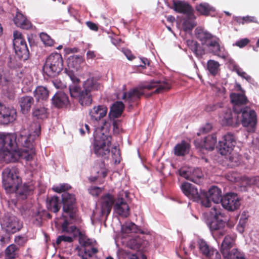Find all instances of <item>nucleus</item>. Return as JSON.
Masks as SVG:
<instances>
[{
  "mask_svg": "<svg viewBox=\"0 0 259 259\" xmlns=\"http://www.w3.org/2000/svg\"><path fill=\"white\" fill-rule=\"evenodd\" d=\"M203 176V175L201 170L199 168H195L192 170H190L189 180L198 184L200 182V179Z\"/></svg>",
  "mask_w": 259,
  "mask_h": 259,
  "instance_id": "obj_42",
  "label": "nucleus"
},
{
  "mask_svg": "<svg viewBox=\"0 0 259 259\" xmlns=\"http://www.w3.org/2000/svg\"><path fill=\"white\" fill-rule=\"evenodd\" d=\"M195 19H189L187 17V19L184 20L183 23V26L185 31L191 30L195 26L196 24L194 22L192 21Z\"/></svg>",
  "mask_w": 259,
  "mask_h": 259,
  "instance_id": "obj_52",
  "label": "nucleus"
},
{
  "mask_svg": "<svg viewBox=\"0 0 259 259\" xmlns=\"http://www.w3.org/2000/svg\"><path fill=\"white\" fill-rule=\"evenodd\" d=\"M1 225L2 229L9 234H14L22 228V224L19 219L14 215L8 214L2 218Z\"/></svg>",
  "mask_w": 259,
  "mask_h": 259,
  "instance_id": "obj_9",
  "label": "nucleus"
},
{
  "mask_svg": "<svg viewBox=\"0 0 259 259\" xmlns=\"http://www.w3.org/2000/svg\"><path fill=\"white\" fill-rule=\"evenodd\" d=\"M47 206L49 210L54 213L58 212L60 209L59 198L57 196L48 198Z\"/></svg>",
  "mask_w": 259,
  "mask_h": 259,
  "instance_id": "obj_31",
  "label": "nucleus"
},
{
  "mask_svg": "<svg viewBox=\"0 0 259 259\" xmlns=\"http://www.w3.org/2000/svg\"><path fill=\"white\" fill-rule=\"evenodd\" d=\"M228 165L231 167H233L239 165L241 161V156L237 153H234L231 154L227 158Z\"/></svg>",
  "mask_w": 259,
  "mask_h": 259,
  "instance_id": "obj_44",
  "label": "nucleus"
},
{
  "mask_svg": "<svg viewBox=\"0 0 259 259\" xmlns=\"http://www.w3.org/2000/svg\"><path fill=\"white\" fill-rule=\"evenodd\" d=\"M104 127L100 130V134H97L95 138L94 152L98 156L108 157L110 153L109 147L111 145L112 137L108 134L102 133Z\"/></svg>",
  "mask_w": 259,
  "mask_h": 259,
  "instance_id": "obj_6",
  "label": "nucleus"
},
{
  "mask_svg": "<svg viewBox=\"0 0 259 259\" xmlns=\"http://www.w3.org/2000/svg\"><path fill=\"white\" fill-rule=\"evenodd\" d=\"M171 81L167 79L163 80H152L149 84L144 85L143 89L151 90L156 88L153 93L159 94L169 91L171 88Z\"/></svg>",
  "mask_w": 259,
  "mask_h": 259,
  "instance_id": "obj_17",
  "label": "nucleus"
},
{
  "mask_svg": "<svg viewBox=\"0 0 259 259\" xmlns=\"http://www.w3.org/2000/svg\"><path fill=\"white\" fill-rule=\"evenodd\" d=\"M63 60L59 53H52L46 60L43 67V72L47 76L54 77L63 70Z\"/></svg>",
  "mask_w": 259,
  "mask_h": 259,
  "instance_id": "obj_5",
  "label": "nucleus"
},
{
  "mask_svg": "<svg viewBox=\"0 0 259 259\" xmlns=\"http://www.w3.org/2000/svg\"><path fill=\"white\" fill-rule=\"evenodd\" d=\"M220 117L224 125L237 127L239 124L238 113L235 111L233 113L230 108L224 109Z\"/></svg>",
  "mask_w": 259,
  "mask_h": 259,
  "instance_id": "obj_19",
  "label": "nucleus"
},
{
  "mask_svg": "<svg viewBox=\"0 0 259 259\" xmlns=\"http://www.w3.org/2000/svg\"><path fill=\"white\" fill-rule=\"evenodd\" d=\"M22 183L20 171L16 166H9L2 172V186L7 193H14L16 187Z\"/></svg>",
  "mask_w": 259,
  "mask_h": 259,
  "instance_id": "obj_2",
  "label": "nucleus"
},
{
  "mask_svg": "<svg viewBox=\"0 0 259 259\" xmlns=\"http://www.w3.org/2000/svg\"><path fill=\"white\" fill-rule=\"evenodd\" d=\"M190 149V145L185 141H182L177 144L174 148V154L177 156H184L188 154Z\"/></svg>",
  "mask_w": 259,
  "mask_h": 259,
  "instance_id": "obj_30",
  "label": "nucleus"
},
{
  "mask_svg": "<svg viewBox=\"0 0 259 259\" xmlns=\"http://www.w3.org/2000/svg\"><path fill=\"white\" fill-rule=\"evenodd\" d=\"M79 103L82 106L90 105L92 102V95L89 92L82 90L80 96L78 97Z\"/></svg>",
  "mask_w": 259,
  "mask_h": 259,
  "instance_id": "obj_41",
  "label": "nucleus"
},
{
  "mask_svg": "<svg viewBox=\"0 0 259 259\" xmlns=\"http://www.w3.org/2000/svg\"><path fill=\"white\" fill-rule=\"evenodd\" d=\"M233 70L235 71L239 76L245 78L247 81H250L251 80V76L247 75L239 66L235 65L233 66Z\"/></svg>",
  "mask_w": 259,
  "mask_h": 259,
  "instance_id": "obj_50",
  "label": "nucleus"
},
{
  "mask_svg": "<svg viewBox=\"0 0 259 259\" xmlns=\"http://www.w3.org/2000/svg\"><path fill=\"white\" fill-rule=\"evenodd\" d=\"M18 247L15 244H11L5 250L6 258L14 259L18 256Z\"/></svg>",
  "mask_w": 259,
  "mask_h": 259,
  "instance_id": "obj_45",
  "label": "nucleus"
},
{
  "mask_svg": "<svg viewBox=\"0 0 259 259\" xmlns=\"http://www.w3.org/2000/svg\"><path fill=\"white\" fill-rule=\"evenodd\" d=\"M32 114L37 119H43L47 117V109L45 107H36L34 108Z\"/></svg>",
  "mask_w": 259,
  "mask_h": 259,
  "instance_id": "obj_47",
  "label": "nucleus"
},
{
  "mask_svg": "<svg viewBox=\"0 0 259 259\" xmlns=\"http://www.w3.org/2000/svg\"><path fill=\"white\" fill-rule=\"evenodd\" d=\"M181 188L183 193L189 199L197 202L200 200V194L194 185L188 182H184L182 184Z\"/></svg>",
  "mask_w": 259,
  "mask_h": 259,
  "instance_id": "obj_21",
  "label": "nucleus"
},
{
  "mask_svg": "<svg viewBox=\"0 0 259 259\" xmlns=\"http://www.w3.org/2000/svg\"><path fill=\"white\" fill-rule=\"evenodd\" d=\"M16 55L20 59L26 61L29 57V51L27 45H22L19 47H14Z\"/></svg>",
  "mask_w": 259,
  "mask_h": 259,
  "instance_id": "obj_33",
  "label": "nucleus"
},
{
  "mask_svg": "<svg viewBox=\"0 0 259 259\" xmlns=\"http://www.w3.org/2000/svg\"><path fill=\"white\" fill-rule=\"evenodd\" d=\"M14 22L16 26L23 29L28 30L32 27L31 23L21 13L16 14Z\"/></svg>",
  "mask_w": 259,
  "mask_h": 259,
  "instance_id": "obj_27",
  "label": "nucleus"
},
{
  "mask_svg": "<svg viewBox=\"0 0 259 259\" xmlns=\"http://www.w3.org/2000/svg\"><path fill=\"white\" fill-rule=\"evenodd\" d=\"M199 201H200L202 205L206 207L211 206V200L209 199V197L206 193L200 195V199Z\"/></svg>",
  "mask_w": 259,
  "mask_h": 259,
  "instance_id": "obj_53",
  "label": "nucleus"
},
{
  "mask_svg": "<svg viewBox=\"0 0 259 259\" xmlns=\"http://www.w3.org/2000/svg\"><path fill=\"white\" fill-rule=\"evenodd\" d=\"M102 212L103 213H106L108 215L112 207V205L115 200H114L112 195L107 194L102 198Z\"/></svg>",
  "mask_w": 259,
  "mask_h": 259,
  "instance_id": "obj_29",
  "label": "nucleus"
},
{
  "mask_svg": "<svg viewBox=\"0 0 259 259\" xmlns=\"http://www.w3.org/2000/svg\"><path fill=\"white\" fill-rule=\"evenodd\" d=\"M33 190V187L26 183L19 184L16 187L14 190L16 196L18 200L26 199L27 197L32 193Z\"/></svg>",
  "mask_w": 259,
  "mask_h": 259,
  "instance_id": "obj_24",
  "label": "nucleus"
},
{
  "mask_svg": "<svg viewBox=\"0 0 259 259\" xmlns=\"http://www.w3.org/2000/svg\"><path fill=\"white\" fill-rule=\"evenodd\" d=\"M68 76H69L70 79L73 83V84H76L79 82V79L74 74L73 72L71 71H67Z\"/></svg>",
  "mask_w": 259,
  "mask_h": 259,
  "instance_id": "obj_64",
  "label": "nucleus"
},
{
  "mask_svg": "<svg viewBox=\"0 0 259 259\" xmlns=\"http://www.w3.org/2000/svg\"><path fill=\"white\" fill-rule=\"evenodd\" d=\"M197 245L199 252L208 259H221V254L219 251L213 247L209 245L206 241L202 239H199Z\"/></svg>",
  "mask_w": 259,
  "mask_h": 259,
  "instance_id": "obj_14",
  "label": "nucleus"
},
{
  "mask_svg": "<svg viewBox=\"0 0 259 259\" xmlns=\"http://www.w3.org/2000/svg\"><path fill=\"white\" fill-rule=\"evenodd\" d=\"M217 143V136L215 134L208 135L204 138L202 147L205 149L212 150Z\"/></svg>",
  "mask_w": 259,
  "mask_h": 259,
  "instance_id": "obj_39",
  "label": "nucleus"
},
{
  "mask_svg": "<svg viewBox=\"0 0 259 259\" xmlns=\"http://www.w3.org/2000/svg\"><path fill=\"white\" fill-rule=\"evenodd\" d=\"M108 108L104 105L95 106L89 111L91 120L98 121L104 117L107 113Z\"/></svg>",
  "mask_w": 259,
  "mask_h": 259,
  "instance_id": "obj_25",
  "label": "nucleus"
},
{
  "mask_svg": "<svg viewBox=\"0 0 259 259\" xmlns=\"http://www.w3.org/2000/svg\"><path fill=\"white\" fill-rule=\"evenodd\" d=\"M13 37L14 47L27 45L24 36L20 32L17 30L14 31L13 32Z\"/></svg>",
  "mask_w": 259,
  "mask_h": 259,
  "instance_id": "obj_43",
  "label": "nucleus"
},
{
  "mask_svg": "<svg viewBox=\"0 0 259 259\" xmlns=\"http://www.w3.org/2000/svg\"><path fill=\"white\" fill-rule=\"evenodd\" d=\"M237 22L242 25L245 23H254L258 24L259 22L257 18L254 16H246L243 17L238 18L237 20Z\"/></svg>",
  "mask_w": 259,
  "mask_h": 259,
  "instance_id": "obj_48",
  "label": "nucleus"
},
{
  "mask_svg": "<svg viewBox=\"0 0 259 259\" xmlns=\"http://www.w3.org/2000/svg\"><path fill=\"white\" fill-rule=\"evenodd\" d=\"M27 134V130L20 132L17 138L13 134L0 135V161L6 163L15 162L20 159L29 161L34 155L33 143L41 133L40 125L33 123Z\"/></svg>",
  "mask_w": 259,
  "mask_h": 259,
  "instance_id": "obj_1",
  "label": "nucleus"
},
{
  "mask_svg": "<svg viewBox=\"0 0 259 259\" xmlns=\"http://www.w3.org/2000/svg\"><path fill=\"white\" fill-rule=\"evenodd\" d=\"M79 131L81 136L84 135L85 133L89 134L90 132V127L87 124H85L84 125H83V124L80 125Z\"/></svg>",
  "mask_w": 259,
  "mask_h": 259,
  "instance_id": "obj_63",
  "label": "nucleus"
},
{
  "mask_svg": "<svg viewBox=\"0 0 259 259\" xmlns=\"http://www.w3.org/2000/svg\"><path fill=\"white\" fill-rule=\"evenodd\" d=\"M69 89L70 96L72 98H78L82 91L80 88L77 84L70 85Z\"/></svg>",
  "mask_w": 259,
  "mask_h": 259,
  "instance_id": "obj_49",
  "label": "nucleus"
},
{
  "mask_svg": "<svg viewBox=\"0 0 259 259\" xmlns=\"http://www.w3.org/2000/svg\"><path fill=\"white\" fill-rule=\"evenodd\" d=\"M34 102L33 98L31 96H23L19 99V103L23 114H26L30 111Z\"/></svg>",
  "mask_w": 259,
  "mask_h": 259,
  "instance_id": "obj_28",
  "label": "nucleus"
},
{
  "mask_svg": "<svg viewBox=\"0 0 259 259\" xmlns=\"http://www.w3.org/2000/svg\"><path fill=\"white\" fill-rule=\"evenodd\" d=\"M148 245V241L143 239L139 236L131 239L127 243L128 247L132 249L141 251H145Z\"/></svg>",
  "mask_w": 259,
  "mask_h": 259,
  "instance_id": "obj_23",
  "label": "nucleus"
},
{
  "mask_svg": "<svg viewBox=\"0 0 259 259\" xmlns=\"http://www.w3.org/2000/svg\"><path fill=\"white\" fill-rule=\"evenodd\" d=\"M70 233H73L74 237H78V242L81 247L78 249V253L82 259L92 257L98 252L97 248L92 247L91 240L87 237L84 232L81 231L76 227V229Z\"/></svg>",
  "mask_w": 259,
  "mask_h": 259,
  "instance_id": "obj_4",
  "label": "nucleus"
},
{
  "mask_svg": "<svg viewBox=\"0 0 259 259\" xmlns=\"http://www.w3.org/2000/svg\"><path fill=\"white\" fill-rule=\"evenodd\" d=\"M143 93L138 88H135L127 92L123 93L122 99L130 107H132L133 104L140 100Z\"/></svg>",
  "mask_w": 259,
  "mask_h": 259,
  "instance_id": "obj_22",
  "label": "nucleus"
},
{
  "mask_svg": "<svg viewBox=\"0 0 259 259\" xmlns=\"http://www.w3.org/2000/svg\"><path fill=\"white\" fill-rule=\"evenodd\" d=\"M210 213L213 215L212 219H219L220 217H223V214L222 212V209L216 206H213L211 209Z\"/></svg>",
  "mask_w": 259,
  "mask_h": 259,
  "instance_id": "obj_56",
  "label": "nucleus"
},
{
  "mask_svg": "<svg viewBox=\"0 0 259 259\" xmlns=\"http://www.w3.org/2000/svg\"><path fill=\"white\" fill-rule=\"evenodd\" d=\"M124 109V105L121 101H116L112 105L110 111L114 117L121 116Z\"/></svg>",
  "mask_w": 259,
  "mask_h": 259,
  "instance_id": "obj_40",
  "label": "nucleus"
},
{
  "mask_svg": "<svg viewBox=\"0 0 259 259\" xmlns=\"http://www.w3.org/2000/svg\"><path fill=\"white\" fill-rule=\"evenodd\" d=\"M84 90L91 93L92 91H97L100 89V84L94 77L88 78L83 84Z\"/></svg>",
  "mask_w": 259,
  "mask_h": 259,
  "instance_id": "obj_37",
  "label": "nucleus"
},
{
  "mask_svg": "<svg viewBox=\"0 0 259 259\" xmlns=\"http://www.w3.org/2000/svg\"><path fill=\"white\" fill-rule=\"evenodd\" d=\"M52 101L53 104L58 108L66 107L69 103L67 95L63 92H57Z\"/></svg>",
  "mask_w": 259,
  "mask_h": 259,
  "instance_id": "obj_26",
  "label": "nucleus"
},
{
  "mask_svg": "<svg viewBox=\"0 0 259 259\" xmlns=\"http://www.w3.org/2000/svg\"><path fill=\"white\" fill-rule=\"evenodd\" d=\"M121 231L125 234H129L130 233H144L141 228L132 222H127L123 224L121 227Z\"/></svg>",
  "mask_w": 259,
  "mask_h": 259,
  "instance_id": "obj_35",
  "label": "nucleus"
},
{
  "mask_svg": "<svg viewBox=\"0 0 259 259\" xmlns=\"http://www.w3.org/2000/svg\"><path fill=\"white\" fill-rule=\"evenodd\" d=\"M250 40L248 38H244L236 41L234 45L240 48H242L247 46Z\"/></svg>",
  "mask_w": 259,
  "mask_h": 259,
  "instance_id": "obj_62",
  "label": "nucleus"
},
{
  "mask_svg": "<svg viewBox=\"0 0 259 259\" xmlns=\"http://www.w3.org/2000/svg\"><path fill=\"white\" fill-rule=\"evenodd\" d=\"M196 10L201 15L207 16L211 12L214 11V9L207 3H202L195 7Z\"/></svg>",
  "mask_w": 259,
  "mask_h": 259,
  "instance_id": "obj_36",
  "label": "nucleus"
},
{
  "mask_svg": "<svg viewBox=\"0 0 259 259\" xmlns=\"http://www.w3.org/2000/svg\"><path fill=\"white\" fill-rule=\"evenodd\" d=\"M71 188V186H69L67 184H63L60 185V186H56L53 188V190L54 191L57 193H62V192H66V191H68Z\"/></svg>",
  "mask_w": 259,
  "mask_h": 259,
  "instance_id": "obj_55",
  "label": "nucleus"
},
{
  "mask_svg": "<svg viewBox=\"0 0 259 259\" xmlns=\"http://www.w3.org/2000/svg\"><path fill=\"white\" fill-rule=\"evenodd\" d=\"M238 116L241 115L240 121L243 126L253 128L256 124L257 117L254 110L245 106L240 112L237 113Z\"/></svg>",
  "mask_w": 259,
  "mask_h": 259,
  "instance_id": "obj_13",
  "label": "nucleus"
},
{
  "mask_svg": "<svg viewBox=\"0 0 259 259\" xmlns=\"http://www.w3.org/2000/svg\"><path fill=\"white\" fill-rule=\"evenodd\" d=\"M230 99L233 104V111L236 113L240 112L242 109L245 108L244 106L248 102L244 93L231 94Z\"/></svg>",
  "mask_w": 259,
  "mask_h": 259,
  "instance_id": "obj_20",
  "label": "nucleus"
},
{
  "mask_svg": "<svg viewBox=\"0 0 259 259\" xmlns=\"http://www.w3.org/2000/svg\"><path fill=\"white\" fill-rule=\"evenodd\" d=\"M40 37L42 41L48 46H52L54 44V40L47 33L42 32L40 34Z\"/></svg>",
  "mask_w": 259,
  "mask_h": 259,
  "instance_id": "obj_51",
  "label": "nucleus"
},
{
  "mask_svg": "<svg viewBox=\"0 0 259 259\" xmlns=\"http://www.w3.org/2000/svg\"><path fill=\"white\" fill-rule=\"evenodd\" d=\"M49 91L42 86L37 87L34 91V96L37 101H46L49 97Z\"/></svg>",
  "mask_w": 259,
  "mask_h": 259,
  "instance_id": "obj_34",
  "label": "nucleus"
},
{
  "mask_svg": "<svg viewBox=\"0 0 259 259\" xmlns=\"http://www.w3.org/2000/svg\"><path fill=\"white\" fill-rule=\"evenodd\" d=\"M187 43L190 49L197 57H202V56L205 54L204 50L202 48L197 41L190 40L188 41Z\"/></svg>",
  "mask_w": 259,
  "mask_h": 259,
  "instance_id": "obj_38",
  "label": "nucleus"
},
{
  "mask_svg": "<svg viewBox=\"0 0 259 259\" xmlns=\"http://www.w3.org/2000/svg\"><path fill=\"white\" fill-rule=\"evenodd\" d=\"M220 64L218 61L213 60H209L207 63V68L209 73L213 76H215L218 72Z\"/></svg>",
  "mask_w": 259,
  "mask_h": 259,
  "instance_id": "obj_46",
  "label": "nucleus"
},
{
  "mask_svg": "<svg viewBox=\"0 0 259 259\" xmlns=\"http://www.w3.org/2000/svg\"><path fill=\"white\" fill-rule=\"evenodd\" d=\"M172 9L177 13L185 15L189 19H196L193 8L187 2L173 1Z\"/></svg>",
  "mask_w": 259,
  "mask_h": 259,
  "instance_id": "obj_18",
  "label": "nucleus"
},
{
  "mask_svg": "<svg viewBox=\"0 0 259 259\" xmlns=\"http://www.w3.org/2000/svg\"><path fill=\"white\" fill-rule=\"evenodd\" d=\"M129 193L123 190L120 191L115 200L114 209L119 215L127 217L129 215L130 207L125 198L128 196Z\"/></svg>",
  "mask_w": 259,
  "mask_h": 259,
  "instance_id": "obj_12",
  "label": "nucleus"
},
{
  "mask_svg": "<svg viewBox=\"0 0 259 259\" xmlns=\"http://www.w3.org/2000/svg\"><path fill=\"white\" fill-rule=\"evenodd\" d=\"M62 201L63 205V210L68 213L71 220L76 218V199L74 195L67 192L63 193L62 195Z\"/></svg>",
  "mask_w": 259,
  "mask_h": 259,
  "instance_id": "obj_10",
  "label": "nucleus"
},
{
  "mask_svg": "<svg viewBox=\"0 0 259 259\" xmlns=\"http://www.w3.org/2000/svg\"><path fill=\"white\" fill-rule=\"evenodd\" d=\"M207 195L214 203H221L222 197L221 190L217 187L212 186L208 190Z\"/></svg>",
  "mask_w": 259,
  "mask_h": 259,
  "instance_id": "obj_32",
  "label": "nucleus"
},
{
  "mask_svg": "<svg viewBox=\"0 0 259 259\" xmlns=\"http://www.w3.org/2000/svg\"><path fill=\"white\" fill-rule=\"evenodd\" d=\"M73 240V238L71 237L60 235L57 237L56 243L57 245H59L62 241L71 243Z\"/></svg>",
  "mask_w": 259,
  "mask_h": 259,
  "instance_id": "obj_58",
  "label": "nucleus"
},
{
  "mask_svg": "<svg viewBox=\"0 0 259 259\" xmlns=\"http://www.w3.org/2000/svg\"><path fill=\"white\" fill-rule=\"evenodd\" d=\"M17 118V112L13 107L6 106L0 102V124L7 125Z\"/></svg>",
  "mask_w": 259,
  "mask_h": 259,
  "instance_id": "obj_16",
  "label": "nucleus"
},
{
  "mask_svg": "<svg viewBox=\"0 0 259 259\" xmlns=\"http://www.w3.org/2000/svg\"><path fill=\"white\" fill-rule=\"evenodd\" d=\"M236 234L228 233L225 236L221 246V252L225 259H243L244 254L238 249L233 248L235 245Z\"/></svg>",
  "mask_w": 259,
  "mask_h": 259,
  "instance_id": "obj_3",
  "label": "nucleus"
},
{
  "mask_svg": "<svg viewBox=\"0 0 259 259\" xmlns=\"http://www.w3.org/2000/svg\"><path fill=\"white\" fill-rule=\"evenodd\" d=\"M240 199L234 193H228L223 196L221 199L222 206L225 209L233 211L239 208L240 205Z\"/></svg>",
  "mask_w": 259,
  "mask_h": 259,
  "instance_id": "obj_15",
  "label": "nucleus"
},
{
  "mask_svg": "<svg viewBox=\"0 0 259 259\" xmlns=\"http://www.w3.org/2000/svg\"><path fill=\"white\" fill-rule=\"evenodd\" d=\"M236 139L235 135L231 132H228L225 134L222 140L219 141L217 147L220 154L222 155L230 154L236 144Z\"/></svg>",
  "mask_w": 259,
  "mask_h": 259,
  "instance_id": "obj_8",
  "label": "nucleus"
},
{
  "mask_svg": "<svg viewBox=\"0 0 259 259\" xmlns=\"http://www.w3.org/2000/svg\"><path fill=\"white\" fill-rule=\"evenodd\" d=\"M112 156L113 159L114 160L115 163H119L120 162V152L119 149L116 146H114L111 150Z\"/></svg>",
  "mask_w": 259,
  "mask_h": 259,
  "instance_id": "obj_54",
  "label": "nucleus"
},
{
  "mask_svg": "<svg viewBox=\"0 0 259 259\" xmlns=\"http://www.w3.org/2000/svg\"><path fill=\"white\" fill-rule=\"evenodd\" d=\"M10 81V79L5 76L4 70L0 67V85H8Z\"/></svg>",
  "mask_w": 259,
  "mask_h": 259,
  "instance_id": "obj_57",
  "label": "nucleus"
},
{
  "mask_svg": "<svg viewBox=\"0 0 259 259\" xmlns=\"http://www.w3.org/2000/svg\"><path fill=\"white\" fill-rule=\"evenodd\" d=\"M112 125L113 133L115 134H119L121 130L120 121L119 120H114Z\"/></svg>",
  "mask_w": 259,
  "mask_h": 259,
  "instance_id": "obj_60",
  "label": "nucleus"
},
{
  "mask_svg": "<svg viewBox=\"0 0 259 259\" xmlns=\"http://www.w3.org/2000/svg\"><path fill=\"white\" fill-rule=\"evenodd\" d=\"M100 166H101V171H99L97 170V167H95V170L96 171L97 173L98 174V177H99L100 175L103 178H105L107 175V170L104 168V162L102 161L100 164H99Z\"/></svg>",
  "mask_w": 259,
  "mask_h": 259,
  "instance_id": "obj_61",
  "label": "nucleus"
},
{
  "mask_svg": "<svg viewBox=\"0 0 259 259\" xmlns=\"http://www.w3.org/2000/svg\"><path fill=\"white\" fill-rule=\"evenodd\" d=\"M196 37L201 42L202 45H206L210 48L211 52L214 54H218L220 51L219 39L212 35L206 30L201 28H196Z\"/></svg>",
  "mask_w": 259,
  "mask_h": 259,
  "instance_id": "obj_7",
  "label": "nucleus"
},
{
  "mask_svg": "<svg viewBox=\"0 0 259 259\" xmlns=\"http://www.w3.org/2000/svg\"><path fill=\"white\" fill-rule=\"evenodd\" d=\"M207 225L213 236L220 238L230 233V229L222 220L211 219L208 221Z\"/></svg>",
  "mask_w": 259,
  "mask_h": 259,
  "instance_id": "obj_11",
  "label": "nucleus"
},
{
  "mask_svg": "<svg viewBox=\"0 0 259 259\" xmlns=\"http://www.w3.org/2000/svg\"><path fill=\"white\" fill-rule=\"evenodd\" d=\"M88 190L90 194L94 196H98L102 191L101 188L96 186L91 187Z\"/></svg>",
  "mask_w": 259,
  "mask_h": 259,
  "instance_id": "obj_59",
  "label": "nucleus"
}]
</instances>
